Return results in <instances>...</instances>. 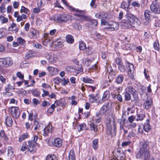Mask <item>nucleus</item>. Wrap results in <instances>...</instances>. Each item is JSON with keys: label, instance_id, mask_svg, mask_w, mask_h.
I'll use <instances>...</instances> for the list:
<instances>
[{"label": "nucleus", "instance_id": "1", "mask_svg": "<svg viewBox=\"0 0 160 160\" xmlns=\"http://www.w3.org/2000/svg\"><path fill=\"white\" fill-rule=\"evenodd\" d=\"M141 24L139 19L132 14H126L121 23V26L125 28H129L132 27H137Z\"/></svg>", "mask_w": 160, "mask_h": 160}, {"label": "nucleus", "instance_id": "2", "mask_svg": "<svg viewBox=\"0 0 160 160\" xmlns=\"http://www.w3.org/2000/svg\"><path fill=\"white\" fill-rule=\"evenodd\" d=\"M106 131L107 134L112 137L116 135V124L114 121L112 122L109 120L108 122L107 123Z\"/></svg>", "mask_w": 160, "mask_h": 160}, {"label": "nucleus", "instance_id": "3", "mask_svg": "<svg viewBox=\"0 0 160 160\" xmlns=\"http://www.w3.org/2000/svg\"><path fill=\"white\" fill-rule=\"evenodd\" d=\"M136 158L144 160H154L153 158L151 157L149 151L140 150L137 154Z\"/></svg>", "mask_w": 160, "mask_h": 160}, {"label": "nucleus", "instance_id": "4", "mask_svg": "<svg viewBox=\"0 0 160 160\" xmlns=\"http://www.w3.org/2000/svg\"><path fill=\"white\" fill-rule=\"evenodd\" d=\"M69 18V16L67 14H63L59 15H55L51 19L57 22H66Z\"/></svg>", "mask_w": 160, "mask_h": 160}, {"label": "nucleus", "instance_id": "5", "mask_svg": "<svg viewBox=\"0 0 160 160\" xmlns=\"http://www.w3.org/2000/svg\"><path fill=\"white\" fill-rule=\"evenodd\" d=\"M12 63L13 61L10 58H0V66L1 67H8L12 65Z\"/></svg>", "mask_w": 160, "mask_h": 160}, {"label": "nucleus", "instance_id": "6", "mask_svg": "<svg viewBox=\"0 0 160 160\" xmlns=\"http://www.w3.org/2000/svg\"><path fill=\"white\" fill-rule=\"evenodd\" d=\"M108 27L106 28L107 30L110 31H115L118 30L119 27L118 23L116 22H112L108 23Z\"/></svg>", "mask_w": 160, "mask_h": 160}, {"label": "nucleus", "instance_id": "7", "mask_svg": "<svg viewBox=\"0 0 160 160\" xmlns=\"http://www.w3.org/2000/svg\"><path fill=\"white\" fill-rule=\"evenodd\" d=\"M112 104V102H108L103 105L100 109V114L104 115L108 113L111 110Z\"/></svg>", "mask_w": 160, "mask_h": 160}, {"label": "nucleus", "instance_id": "8", "mask_svg": "<svg viewBox=\"0 0 160 160\" xmlns=\"http://www.w3.org/2000/svg\"><path fill=\"white\" fill-rule=\"evenodd\" d=\"M63 3L66 6L68 7L69 9L73 12H75L78 13L83 14L85 13V11L83 10H81L77 8H76L72 6H69L66 0H61Z\"/></svg>", "mask_w": 160, "mask_h": 160}, {"label": "nucleus", "instance_id": "9", "mask_svg": "<svg viewBox=\"0 0 160 160\" xmlns=\"http://www.w3.org/2000/svg\"><path fill=\"white\" fill-rule=\"evenodd\" d=\"M127 67L128 70V74L130 78L132 80H134V73L135 68L133 65L131 63H128L127 65Z\"/></svg>", "mask_w": 160, "mask_h": 160}, {"label": "nucleus", "instance_id": "10", "mask_svg": "<svg viewBox=\"0 0 160 160\" xmlns=\"http://www.w3.org/2000/svg\"><path fill=\"white\" fill-rule=\"evenodd\" d=\"M95 17L96 18L99 19L104 18L107 20L109 19L112 18V16L111 15L108 14L107 13L103 12L96 13Z\"/></svg>", "mask_w": 160, "mask_h": 160}, {"label": "nucleus", "instance_id": "11", "mask_svg": "<svg viewBox=\"0 0 160 160\" xmlns=\"http://www.w3.org/2000/svg\"><path fill=\"white\" fill-rule=\"evenodd\" d=\"M14 17L16 18L17 22H19L23 20H26L27 17L26 15L22 14L20 15L18 12H14Z\"/></svg>", "mask_w": 160, "mask_h": 160}, {"label": "nucleus", "instance_id": "12", "mask_svg": "<svg viewBox=\"0 0 160 160\" xmlns=\"http://www.w3.org/2000/svg\"><path fill=\"white\" fill-rule=\"evenodd\" d=\"M38 31L34 28L30 29L28 34V37L31 39H35L39 37Z\"/></svg>", "mask_w": 160, "mask_h": 160}, {"label": "nucleus", "instance_id": "13", "mask_svg": "<svg viewBox=\"0 0 160 160\" xmlns=\"http://www.w3.org/2000/svg\"><path fill=\"white\" fill-rule=\"evenodd\" d=\"M150 8L154 13L155 14H159L160 13V6L157 3H154L153 2L150 6Z\"/></svg>", "mask_w": 160, "mask_h": 160}, {"label": "nucleus", "instance_id": "14", "mask_svg": "<svg viewBox=\"0 0 160 160\" xmlns=\"http://www.w3.org/2000/svg\"><path fill=\"white\" fill-rule=\"evenodd\" d=\"M36 145L34 142L29 141L27 144V148L31 152L34 153L36 151V148H35Z\"/></svg>", "mask_w": 160, "mask_h": 160}, {"label": "nucleus", "instance_id": "15", "mask_svg": "<svg viewBox=\"0 0 160 160\" xmlns=\"http://www.w3.org/2000/svg\"><path fill=\"white\" fill-rule=\"evenodd\" d=\"M11 112L12 116L15 118H18L20 115L18 108L17 107H12L11 108Z\"/></svg>", "mask_w": 160, "mask_h": 160}, {"label": "nucleus", "instance_id": "16", "mask_svg": "<svg viewBox=\"0 0 160 160\" xmlns=\"http://www.w3.org/2000/svg\"><path fill=\"white\" fill-rule=\"evenodd\" d=\"M140 150L149 151L148 142L147 141H142L140 142Z\"/></svg>", "mask_w": 160, "mask_h": 160}, {"label": "nucleus", "instance_id": "17", "mask_svg": "<svg viewBox=\"0 0 160 160\" xmlns=\"http://www.w3.org/2000/svg\"><path fill=\"white\" fill-rule=\"evenodd\" d=\"M116 155L117 156V158L118 160H124L125 158V155L122 150H118L116 153Z\"/></svg>", "mask_w": 160, "mask_h": 160}, {"label": "nucleus", "instance_id": "18", "mask_svg": "<svg viewBox=\"0 0 160 160\" xmlns=\"http://www.w3.org/2000/svg\"><path fill=\"white\" fill-rule=\"evenodd\" d=\"M62 141L60 138H56L54 139L52 142V144L54 146L57 147H60L62 145Z\"/></svg>", "mask_w": 160, "mask_h": 160}, {"label": "nucleus", "instance_id": "19", "mask_svg": "<svg viewBox=\"0 0 160 160\" xmlns=\"http://www.w3.org/2000/svg\"><path fill=\"white\" fill-rule=\"evenodd\" d=\"M89 101L91 102L99 103L100 102V98L93 94L89 95Z\"/></svg>", "mask_w": 160, "mask_h": 160}, {"label": "nucleus", "instance_id": "20", "mask_svg": "<svg viewBox=\"0 0 160 160\" xmlns=\"http://www.w3.org/2000/svg\"><path fill=\"white\" fill-rule=\"evenodd\" d=\"M52 48L54 49H56L62 47V42L59 40L57 41H52Z\"/></svg>", "mask_w": 160, "mask_h": 160}, {"label": "nucleus", "instance_id": "21", "mask_svg": "<svg viewBox=\"0 0 160 160\" xmlns=\"http://www.w3.org/2000/svg\"><path fill=\"white\" fill-rule=\"evenodd\" d=\"M132 0H128V2L125 1H123L121 4V8L125 10L128 9L130 6V3L131 2Z\"/></svg>", "mask_w": 160, "mask_h": 160}, {"label": "nucleus", "instance_id": "22", "mask_svg": "<svg viewBox=\"0 0 160 160\" xmlns=\"http://www.w3.org/2000/svg\"><path fill=\"white\" fill-rule=\"evenodd\" d=\"M67 159V160H75V155L73 149H72L70 151Z\"/></svg>", "mask_w": 160, "mask_h": 160}, {"label": "nucleus", "instance_id": "23", "mask_svg": "<svg viewBox=\"0 0 160 160\" xmlns=\"http://www.w3.org/2000/svg\"><path fill=\"white\" fill-rule=\"evenodd\" d=\"M110 96V92L108 90L105 91L103 93V96L102 98V100L105 101L108 99Z\"/></svg>", "mask_w": 160, "mask_h": 160}, {"label": "nucleus", "instance_id": "24", "mask_svg": "<svg viewBox=\"0 0 160 160\" xmlns=\"http://www.w3.org/2000/svg\"><path fill=\"white\" fill-rule=\"evenodd\" d=\"M152 12L149 10H146L144 12V17L145 19L147 21L149 20L151 18V15Z\"/></svg>", "mask_w": 160, "mask_h": 160}, {"label": "nucleus", "instance_id": "25", "mask_svg": "<svg viewBox=\"0 0 160 160\" xmlns=\"http://www.w3.org/2000/svg\"><path fill=\"white\" fill-rule=\"evenodd\" d=\"M6 124L8 127H11L12 124V118L9 116L7 117L5 119Z\"/></svg>", "mask_w": 160, "mask_h": 160}, {"label": "nucleus", "instance_id": "26", "mask_svg": "<svg viewBox=\"0 0 160 160\" xmlns=\"http://www.w3.org/2000/svg\"><path fill=\"white\" fill-rule=\"evenodd\" d=\"M6 29L4 28H0V39L7 36Z\"/></svg>", "mask_w": 160, "mask_h": 160}, {"label": "nucleus", "instance_id": "27", "mask_svg": "<svg viewBox=\"0 0 160 160\" xmlns=\"http://www.w3.org/2000/svg\"><path fill=\"white\" fill-rule=\"evenodd\" d=\"M61 101H57L56 100L54 104H52L51 106V108L52 109H54L56 107L55 104H56L57 105H59L60 106L63 105L64 104V103H62Z\"/></svg>", "mask_w": 160, "mask_h": 160}, {"label": "nucleus", "instance_id": "28", "mask_svg": "<svg viewBox=\"0 0 160 160\" xmlns=\"http://www.w3.org/2000/svg\"><path fill=\"white\" fill-rule=\"evenodd\" d=\"M20 12L21 13H24L28 14H29L30 13L29 10L23 6L21 7Z\"/></svg>", "mask_w": 160, "mask_h": 160}, {"label": "nucleus", "instance_id": "29", "mask_svg": "<svg viewBox=\"0 0 160 160\" xmlns=\"http://www.w3.org/2000/svg\"><path fill=\"white\" fill-rule=\"evenodd\" d=\"M50 127L48 125L44 129L43 131V135L44 136L46 137L48 136L49 133V130Z\"/></svg>", "mask_w": 160, "mask_h": 160}, {"label": "nucleus", "instance_id": "30", "mask_svg": "<svg viewBox=\"0 0 160 160\" xmlns=\"http://www.w3.org/2000/svg\"><path fill=\"white\" fill-rule=\"evenodd\" d=\"M66 39L67 42L69 43H72L74 42L73 38L71 35H67L66 37Z\"/></svg>", "mask_w": 160, "mask_h": 160}, {"label": "nucleus", "instance_id": "31", "mask_svg": "<svg viewBox=\"0 0 160 160\" xmlns=\"http://www.w3.org/2000/svg\"><path fill=\"white\" fill-rule=\"evenodd\" d=\"M14 150L13 148L10 146H9L8 148V155L9 157L12 156L13 154Z\"/></svg>", "mask_w": 160, "mask_h": 160}, {"label": "nucleus", "instance_id": "32", "mask_svg": "<svg viewBox=\"0 0 160 160\" xmlns=\"http://www.w3.org/2000/svg\"><path fill=\"white\" fill-rule=\"evenodd\" d=\"M58 70L56 68L51 67V75H55L58 73Z\"/></svg>", "mask_w": 160, "mask_h": 160}, {"label": "nucleus", "instance_id": "33", "mask_svg": "<svg viewBox=\"0 0 160 160\" xmlns=\"http://www.w3.org/2000/svg\"><path fill=\"white\" fill-rule=\"evenodd\" d=\"M145 117V115L143 113H141L137 114V121H142Z\"/></svg>", "mask_w": 160, "mask_h": 160}, {"label": "nucleus", "instance_id": "34", "mask_svg": "<svg viewBox=\"0 0 160 160\" xmlns=\"http://www.w3.org/2000/svg\"><path fill=\"white\" fill-rule=\"evenodd\" d=\"M123 79L124 77L122 75H119L116 78V82L118 84H120L122 82Z\"/></svg>", "mask_w": 160, "mask_h": 160}, {"label": "nucleus", "instance_id": "35", "mask_svg": "<svg viewBox=\"0 0 160 160\" xmlns=\"http://www.w3.org/2000/svg\"><path fill=\"white\" fill-rule=\"evenodd\" d=\"M0 137L3 138V139L6 141H7L8 139V138L4 133L3 130H1L0 131Z\"/></svg>", "mask_w": 160, "mask_h": 160}, {"label": "nucleus", "instance_id": "36", "mask_svg": "<svg viewBox=\"0 0 160 160\" xmlns=\"http://www.w3.org/2000/svg\"><path fill=\"white\" fill-rule=\"evenodd\" d=\"M152 104V102L151 101H150L149 100H147L144 103L143 105L144 108L146 109H148L149 106L151 105Z\"/></svg>", "mask_w": 160, "mask_h": 160}, {"label": "nucleus", "instance_id": "37", "mask_svg": "<svg viewBox=\"0 0 160 160\" xmlns=\"http://www.w3.org/2000/svg\"><path fill=\"white\" fill-rule=\"evenodd\" d=\"M79 43V48L80 50H84L86 48V44L83 42L80 41Z\"/></svg>", "mask_w": 160, "mask_h": 160}, {"label": "nucleus", "instance_id": "38", "mask_svg": "<svg viewBox=\"0 0 160 160\" xmlns=\"http://www.w3.org/2000/svg\"><path fill=\"white\" fill-rule=\"evenodd\" d=\"M0 20L2 23H6L8 22V19L2 15H0Z\"/></svg>", "mask_w": 160, "mask_h": 160}, {"label": "nucleus", "instance_id": "39", "mask_svg": "<svg viewBox=\"0 0 160 160\" xmlns=\"http://www.w3.org/2000/svg\"><path fill=\"white\" fill-rule=\"evenodd\" d=\"M127 92L129 93H131L132 94L136 92V91L132 87L129 86L127 88Z\"/></svg>", "mask_w": 160, "mask_h": 160}, {"label": "nucleus", "instance_id": "40", "mask_svg": "<svg viewBox=\"0 0 160 160\" xmlns=\"http://www.w3.org/2000/svg\"><path fill=\"white\" fill-rule=\"evenodd\" d=\"M89 22L91 24L90 26L92 28L96 27L98 23L97 21L95 20H90Z\"/></svg>", "mask_w": 160, "mask_h": 160}, {"label": "nucleus", "instance_id": "41", "mask_svg": "<svg viewBox=\"0 0 160 160\" xmlns=\"http://www.w3.org/2000/svg\"><path fill=\"white\" fill-rule=\"evenodd\" d=\"M86 50L85 52V53L86 55H88L92 53V50L91 48L88 47L87 48H86Z\"/></svg>", "mask_w": 160, "mask_h": 160}, {"label": "nucleus", "instance_id": "42", "mask_svg": "<svg viewBox=\"0 0 160 160\" xmlns=\"http://www.w3.org/2000/svg\"><path fill=\"white\" fill-rule=\"evenodd\" d=\"M28 134L27 133H25L21 136L19 138V141L22 142L28 137Z\"/></svg>", "mask_w": 160, "mask_h": 160}, {"label": "nucleus", "instance_id": "43", "mask_svg": "<svg viewBox=\"0 0 160 160\" xmlns=\"http://www.w3.org/2000/svg\"><path fill=\"white\" fill-rule=\"evenodd\" d=\"M143 128L144 130L146 132H148L151 129V126L148 123H147L143 126Z\"/></svg>", "mask_w": 160, "mask_h": 160}, {"label": "nucleus", "instance_id": "44", "mask_svg": "<svg viewBox=\"0 0 160 160\" xmlns=\"http://www.w3.org/2000/svg\"><path fill=\"white\" fill-rule=\"evenodd\" d=\"M83 81L85 83H92L93 81L91 79L87 78H82Z\"/></svg>", "mask_w": 160, "mask_h": 160}, {"label": "nucleus", "instance_id": "45", "mask_svg": "<svg viewBox=\"0 0 160 160\" xmlns=\"http://www.w3.org/2000/svg\"><path fill=\"white\" fill-rule=\"evenodd\" d=\"M98 140L97 139H95L93 141L92 146L94 149H96L98 147Z\"/></svg>", "mask_w": 160, "mask_h": 160}, {"label": "nucleus", "instance_id": "46", "mask_svg": "<svg viewBox=\"0 0 160 160\" xmlns=\"http://www.w3.org/2000/svg\"><path fill=\"white\" fill-rule=\"evenodd\" d=\"M153 47L155 49L159 51L160 49L158 41L155 42L153 43Z\"/></svg>", "mask_w": 160, "mask_h": 160}, {"label": "nucleus", "instance_id": "47", "mask_svg": "<svg viewBox=\"0 0 160 160\" xmlns=\"http://www.w3.org/2000/svg\"><path fill=\"white\" fill-rule=\"evenodd\" d=\"M125 100L126 101H129L131 99L130 94L127 92L125 93L124 94Z\"/></svg>", "mask_w": 160, "mask_h": 160}, {"label": "nucleus", "instance_id": "48", "mask_svg": "<svg viewBox=\"0 0 160 160\" xmlns=\"http://www.w3.org/2000/svg\"><path fill=\"white\" fill-rule=\"evenodd\" d=\"M90 128L91 130H93L94 132H96L97 130L96 127L93 123H91L90 125Z\"/></svg>", "mask_w": 160, "mask_h": 160}, {"label": "nucleus", "instance_id": "49", "mask_svg": "<svg viewBox=\"0 0 160 160\" xmlns=\"http://www.w3.org/2000/svg\"><path fill=\"white\" fill-rule=\"evenodd\" d=\"M26 149H28L27 148V144L26 142H24L22 143L20 150L22 151H24Z\"/></svg>", "mask_w": 160, "mask_h": 160}, {"label": "nucleus", "instance_id": "50", "mask_svg": "<svg viewBox=\"0 0 160 160\" xmlns=\"http://www.w3.org/2000/svg\"><path fill=\"white\" fill-rule=\"evenodd\" d=\"M49 40L50 39H44L43 42V45L46 46H48L49 44Z\"/></svg>", "mask_w": 160, "mask_h": 160}, {"label": "nucleus", "instance_id": "51", "mask_svg": "<svg viewBox=\"0 0 160 160\" xmlns=\"http://www.w3.org/2000/svg\"><path fill=\"white\" fill-rule=\"evenodd\" d=\"M16 75L18 77L20 78L21 79H23L24 76L20 72H18L16 73Z\"/></svg>", "mask_w": 160, "mask_h": 160}, {"label": "nucleus", "instance_id": "52", "mask_svg": "<svg viewBox=\"0 0 160 160\" xmlns=\"http://www.w3.org/2000/svg\"><path fill=\"white\" fill-rule=\"evenodd\" d=\"M0 11L1 12L4 13L6 11V8L5 5L3 4H2L0 6Z\"/></svg>", "mask_w": 160, "mask_h": 160}, {"label": "nucleus", "instance_id": "53", "mask_svg": "<svg viewBox=\"0 0 160 160\" xmlns=\"http://www.w3.org/2000/svg\"><path fill=\"white\" fill-rule=\"evenodd\" d=\"M145 38H144V40L145 41L148 42L149 41V37L150 36V35H149L146 32H144V35Z\"/></svg>", "mask_w": 160, "mask_h": 160}, {"label": "nucleus", "instance_id": "54", "mask_svg": "<svg viewBox=\"0 0 160 160\" xmlns=\"http://www.w3.org/2000/svg\"><path fill=\"white\" fill-rule=\"evenodd\" d=\"M17 41L20 44H23L25 42V41L21 37L17 38Z\"/></svg>", "mask_w": 160, "mask_h": 160}, {"label": "nucleus", "instance_id": "55", "mask_svg": "<svg viewBox=\"0 0 160 160\" xmlns=\"http://www.w3.org/2000/svg\"><path fill=\"white\" fill-rule=\"evenodd\" d=\"M132 5L134 7L139 8L140 6V4L136 1H134L132 3Z\"/></svg>", "mask_w": 160, "mask_h": 160}, {"label": "nucleus", "instance_id": "56", "mask_svg": "<svg viewBox=\"0 0 160 160\" xmlns=\"http://www.w3.org/2000/svg\"><path fill=\"white\" fill-rule=\"evenodd\" d=\"M134 100L135 101H137L138 99V93L137 92L134 93L132 94Z\"/></svg>", "mask_w": 160, "mask_h": 160}, {"label": "nucleus", "instance_id": "57", "mask_svg": "<svg viewBox=\"0 0 160 160\" xmlns=\"http://www.w3.org/2000/svg\"><path fill=\"white\" fill-rule=\"evenodd\" d=\"M81 18L83 20H86L87 21V20L90 21L91 19L88 16H87L84 15H82Z\"/></svg>", "mask_w": 160, "mask_h": 160}, {"label": "nucleus", "instance_id": "58", "mask_svg": "<svg viewBox=\"0 0 160 160\" xmlns=\"http://www.w3.org/2000/svg\"><path fill=\"white\" fill-rule=\"evenodd\" d=\"M135 118V117L133 116H131L128 118V120L130 123H132Z\"/></svg>", "mask_w": 160, "mask_h": 160}, {"label": "nucleus", "instance_id": "59", "mask_svg": "<svg viewBox=\"0 0 160 160\" xmlns=\"http://www.w3.org/2000/svg\"><path fill=\"white\" fill-rule=\"evenodd\" d=\"M96 0H92L90 5L92 8H95L96 7L97 5L95 4Z\"/></svg>", "mask_w": 160, "mask_h": 160}, {"label": "nucleus", "instance_id": "60", "mask_svg": "<svg viewBox=\"0 0 160 160\" xmlns=\"http://www.w3.org/2000/svg\"><path fill=\"white\" fill-rule=\"evenodd\" d=\"M32 101L33 103L35 106L40 103L38 99L35 98L33 99Z\"/></svg>", "mask_w": 160, "mask_h": 160}, {"label": "nucleus", "instance_id": "61", "mask_svg": "<svg viewBox=\"0 0 160 160\" xmlns=\"http://www.w3.org/2000/svg\"><path fill=\"white\" fill-rule=\"evenodd\" d=\"M124 48L125 50H130L131 49V46L129 44H127L124 45Z\"/></svg>", "mask_w": 160, "mask_h": 160}, {"label": "nucleus", "instance_id": "62", "mask_svg": "<svg viewBox=\"0 0 160 160\" xmlns=\"http://www.w3.org/2000/svg\"><path fill=\"white\" fill-rule=\"evenodd\" d=\"M19 5V3L18 2L15 1L13 2V6L14 8H17Z\"/></svg>", "mask_w": 160, "mask_h": 160}, {"label": "nucleus", "instance_id": "63", "mask_svg": "<svg viewBox=\"0 0 160 160\" xmlns=\"http://www.w3.org/2000/svg\"><path fill=\"white\" fill-rule=\"evenodd\" d=\"M40 9L39 8H36L33 9V12L34 13H37L40 12Z\"/></svg>", "mask_w": 160, "mask_h": 160}, {"label": "nucleus", "instance_id": "64", "mask_svg": "<svg viewBox=\"0 0 160 160\" xmlns=\"http://www.w3.org/2000/svg\"><path fill=\"white\" fill-rule=\"evenodd\" d=\"M30 24L29 23H26L24 26V29L26 31H28L30 27Z\"/></svg>", "mask_w": 160, "mask_h": 160}]
</instances>
